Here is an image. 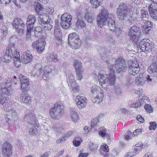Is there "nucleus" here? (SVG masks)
<instances>
[{"label":"nucleus","mask_w":157,"mask_h":157,"mask_svg":"<svg viewBox=\"0 0 157 157\" xmlns=\"http://www.w3.org/2000/svg\"><path fill=\"white\" fill-rule=\"evenodd\" d=\"M24 119L25 121L31 124L36 126L37 127L39 125L37 118L35 117L33 112H30L27 113Z\"/></svg>","instance_id":"nucleus-11"},{"label":"nucleus","mask_w":157,"mask_h":157,"mask_svg":"<svg viewBox=\"0 0 157 157\" xmlns=\"http://www.w3.org/2000/svg\"><path fill=\"white\" fill-rule=\"evenodd\" d=\"M2 31L3 33L2 36L3 37L5 36L8 33V30L6 27L4 26L2 27Z\"/></svg>","instance_id":"nucleus-58"},{"label":"nucleus","mask_w":157,"mask_h":157,"mask_svg":"<svg viewBox=\"0 0 157 157\" xmlns=\"http://www.w3.org/2000/svg\"><path fill=\"white\" fill-rule=\"evenodd\" d=\"M141 33L140 28L134 25L130 28L128 35L137 48L145 52H150L154 47V44L148 39H144L140 41Z\"/></svg>","instance_id":"nucleus-1"},{"label":"nucleus","mask_w":157,"mask_h":157,"mask_svg":"<svg viewBox=\"0 0 157 157\" xmlns=\"http://www.w3.org/2000/svg\"><path fill=\"white\" fill-rule=\"evenodd\" d=\"M13 55H12V57L13 56V58H20V55L19 52L17 51H14L13 52H12Z\"/></svg>","instance_id":"nucleus-57"},{"label":"nucleus","mask_w":157,"mask_h":157,"mask_svg":"<svg viewBox=\"0 0 157 157\" xmlns=\"http://www.w3.org/2000/svg\"><path fill=\"white\" fill-rule=\"evenodd\" d=\"M144 79L140 78H136L135 80L136 84L138 85H143L144 82Z\"/></svg>","instance_id":"nucleus-48"},{"label":"nucleus","mask_w":157,"mask_h":157,"mask_svg":"<svg viewBox=\"0 0 157 157\" xmlns=\"http://www.w3.org/2000/svg\"><path fill=\"white\" fill-rule=\"evenodd\" d=\"M71 86L72 90L74 93H76L79 91V87L77 84H76V83L71 84Z\"/></svg>","instance_id":"nucleus-50"},{"label":"nucleus","mask_w":157,"mask_h":157,"mask_svg":"<svg viewBox=\"0 0 157 157\" xmlns=\"http://www.w3.org/2000/svg\"><path fill=\"white\" fill-rule=\"evenodd\" d=\"M147 98H148L146 96L142 98H141L140 102L141 103V104H143L144 102H146L147 101Z\"/></svg>","instance_id":"nucleus-61"},{"label":"nucleus","mask_w":157,"mask_h":157,"mask_svg":"<svg viewBox=\"0 0 157 157\" xmlns=\"http://www.w3.org/2000/svg\"><path fill=\"white\" fill-rule=\"evenodd\" d=\"M113 15L111 14H109V13L107 10L105 8H103L97 17V22L98 26L101 27L105 25L106 21L108 17H113Z\"/></svg>","instance_id":"nucleus-3"},{"label":"nucleus","mask_w":157,"mask_h":157,"mask_svg":"<svg viewBox=\"0 0 157 157\" xmlns=\"http://www.w3.org/2000/svg\"><path fill=\"white\" fill-rule=\"evenodd\" d=\"M141 15L142 16L141 17H143L142 19H143L144 18H147L149 17V15L147 11H144V10H141Z\"/></svg>","instance_id":"nucleus-55"},{"label":"nucleus","mask_w":157,"mask_h":157,"mask_svg":"<svg viewBox=\"0 0 157 157\" xmlns=\"http://www.w3.org/2000/svg\"><path fill=\"white\" fill-rule=\"evenodd\" d=\"M101 148L103 151L107 152H108L109 150L108 145L106 144L102 145Z\"/></svg>","instance_id":"nucleus-59"},{"label":"nucleus","mask_w":157,"mask_h":157,"mask_svg":"<svg viewBox=\"0 0 157 157\" xmlns=\"http://www.w3.org/2000/svg\"><path fill=\"white\" fill-rule=\"evenodd\" d=\"M140 70L139 65L137 61H132L129 64L128 72L133 75L138 73Z\"/></svg>","instance_id":"nucleus-14"},{"label":"nucleus","mask_w":157,"mask_h":157,"mask_svg":"<svg viewBox=\"0 0 157 157\" xmlns=\"http://www.w3.org/2000/svg\"><path fill=\"white\" fill-rule=\"evenodd\" d=\"M67 78L69 80V83L71 84H73L76 83V81L75 80V77L72 73L68 75L67 76Z\"/></svg>","instance_id":"nucleus-40"},{"label":"nucleus","mask_w":157,"mask_h":157,"mask_svg":"<svg viewBox=\"0 0 157 157\" xmlns=\"http://www.w3.org/2000/svg\"><path fill=\"white\" fill-rule=\"evenodd\" d=\"M147 71L153 76L157 77V62L152 63L148 67Z\"/></svg>","instance_id":"nucleus-20"},{"label":"nucleus","mask_w":157,"mask_h":157,"mask_svg":"<svg viewBox=\"0 0 157 157\" xmlns=\"http://www.w3.org/2000/svg\"><path fill=\"white\" fill-rule=\"evenodd\" d=\"M127 133V135L125 136L124 138L127 140H129L131 139V136L132 132L130 131H128Z\"/></svg>","instance_id":"nucleus-56"},{"label":"nucleus","mask_w":157,"mask_h":157,"mask_svg":"<svg viewBox=\"0 0 157 157\" xmlns=\"http://www.w3.org/2000/svg\"><path fill=\"white\" fill-rule=\"evenodd\" d=\"M33 56L29 51L24 52L21 56V60L22 63L27 64L30 62L32 60Z\"/></svg>","instance_id":"nucleus-18"},{"label":"nucleus","mask_w":157,"mask_h":157,"mask_svg":"<svg viewBox=\"0 0 157 157\" xmlns=\"http://www.w3.org/2000/svg\"><path fill=\"white\" fill-rule=\"evenodd\" d=\"M6 87H4L3 89L2 88L1 91L3 92H4L8 96H10L11 93H12V90H11L10 86H11V83L10 80H7L6 82Z\"/></svg>","instance_id":"nucleus-21"},{"label":"nucleus","mask_w":157,"mask_h":157,"mask_svg":"<svg viewBox=\"0 0 157 157\" xmlns=\"http://www.w3.org/2000/svg\"><path fill=\"white\" fill-rule=\"evenodd\" d=\"M6 95H8L5 94V92L4 93L0 91V103L2 105H4L8 102L7 98Z\"/></svg>","instance_id":"nucleus-27"},{"label":"nucleus","mask_w":157,"mask_h":157,"mask_svg":"<svg viewBox=\"0 0 157 157\" xmlns=\"http://www.w3.org/2000/svg\"><path fill=\"white\" fill-rule=\"evenodd\" d=\"M107 41L109 42H111L112 43H114L115 42V40L113 39L112 36H109L108 37Z\"/></svg>","instance_id":"nucleus-63"},{"label":"nucleus","mask_w":157,"mask_h":157,"mask_svg":"<svg viewBox=\"0 0 157 157\" xmlns=\"http://www.w3.org/2000/svg\"><path fill=\"white\" fill-rule=\"evenodd\" d=\"M46 12L44 13H47V15H49V14L51 15L53 13V10L52 9L48 7H47L45 8L44 10Z\"/></svg>","instance_id":"nucleus-53"},{"label":"nucleus","mask_w":157,"mask_h":157,"mask_svg":"<svg viewBox=\"0 0 157 157\" xmlns=\"http://www.w3.org/2000/svg\"><path fill=\"white\" fill-rule=\"evenodd\" d=\"M48 16H51L50 15H47V13H42L40 14L39 16L38 21L39 23L42 25L45 23L48 19Z\"/></svg>","instance_id":"nucleus-26"},{"label":"nucleus","mask_w":157,"mask_h":157,"mask_svg":"<svg viewBox=\"0 0 157 157\" xmlns=\"http://www.w3.org/2000/svg\"><path fill=\"white\" fill-rule=\"evenodd\" d=\"M137 120L140 122H143L144 121V118L142 117L140 115H138L137 117Z\"/></svg>","instance_id":"nucleus-62"},{"label":"nucleus","mask_w":157,"mask_h":157,"mask_svg":"<svg viewBox=\"0 0 157 157\" xmlns=\"http://www.w3.org/2000/svg\"><path fill=\"white\" fill-rule=\"evenodd\" d=\"M26 92L27 91H23L21 97L22 98H21L23 103L28 105L31 102V101L30 97L26 93Z\"/></svg>","instance_id":"nucleus-25"},{"label":"nucleus","mask_w":157,"mask_h":157,"mask_svg":"<svg viewBox=\"0 0 157 157\" xmlns=\"http://www.w3.org/2000/svg\"><path fill=\"white\" fill-rule=\"evenodd\" d=\"M141 103L140 101L136 102L134 104L132 105V106L135 108H139L141 105Z\"/></svg>","instance_id":"nucleus-60"},{"label":"nucleus","mask_w":157,"mask_h":157,"mask_svg":"<svg viewBox=\"0 0 157 157\" xmlns=\"http://www.w3.org/2000/svg\"><path fill=\"white\" fill-rule=\"evenodd\" d=\"M134 80V78L133 76H128L126 78V83L127 85L130 86H131L132 85Z\"/></svg>","instance_id":"nucleus-36"},{"label":"nucleus","mask_w":157,"mask_h":157,"mask_svg":"<svg viewBox=\"0 0 157 157\" xmlns=\"http://www.w3.org/2000/svg\"><path fill=\"white\" fill-rule=\"evenodd\" d=\"M109 70V73L107 74L105 72L101 71L99 73L98 75L99 84L105 90L107 89V86L109 85H113L115 83V78L113 67H110Z\"/></svg>","instance_id":"nucleus-2"},{"label":"nucleus","mask_w":157,"mask_h":157,"mask_svg":"<svg viewBox=\"0 0 157 157\" xmlns=\"http://www.w3.org/2000/svg\"><path fill=\"white\" fill-rule=\"evenodd\" d=\"M13 25L16 29L19 34L21 35L23 33L25 25L23 21L19 18H15L13 22Z\"/></svg>","instance_id":"nucleus-12"},{"label":"nucleus","mask_w":157,"mask_h":157,"mask_svg":"<svg viewBox=\"0 0 157 157\" xmlns=\"http://www.w3.org/2000/svg\"><path fill=\"white\" fill-rule=\"evenodd\" d=\"M88 155V153H81L78 155V157H86Z\"/></svg>","instance_id":"nucleus-64"},{"label":"nucleus","mask_w":157,"mask_h":157,"mask_svg":"<svg viewBox=\"0 0 157 157\" xmlns=\"http://www.w3.org/2000/svg\"><path fill=\"white\" fill-rule=\"evenodd\" d=\"M86 23L84 21L83 18L79 17L78 19L76 24V26L78 28H81L85 26Z\"/></svg>","instance_id":"nucleus-31"},{"label":"nucleus","mask_w":157,"mask_h":157,"mask_svg":"<svg viewBox=\"0 0 157 157\" xmlns=\"http://www.w3.org/2000/svg\"><path fill=\"white\" fill-rule=\"evenodd\" d=\"M108 25L109 29L112 31L114 30V28L116 27L115 21L110 17L108 20Z\"/></svg>","instance_id":"nucleus-33"},{"label":"nucleus","mask_w":157,"mask_h":157,"mask_svg":"<svg viewBox=\"0 0 157 157\" xmlns=\"http://www.w3.org/2000/svg\"><path fill=\"white\" fill-rule=\"evenodd\" d=\"M68 44L71 47L76 49L79 48L81 45V40L79 36L75 33L69 34L68 36Z\"/></svg>","instance_id":"nucleus-4"},{"label":"nucleus","mask_w":157,"mask_h":157,"mask_svg":"<svg viewBox=\"0 0 157 157\" xmlns=\"http://www.w3.org/2000/svg\"><path fill=\"white\" fill-rule=\"evenodd\" d=\"M29 130V133L31 135H36L38 133V130L35 125H33Z\"/></svg>","instance_id":"nucleus-46"},{"label":"nucleus","mask_w":157,"mask_h":157,"mask_svg":"<svg viewBox=\"0 0 157 157\" xmlns=\"http://www.w3.org/2000/svg\"><path fill=\"white\" fill-rule=\"evenodd\" d=\"M64 112V110L60 108V105L56 103L54 107L50 110V115L52 119H59L61 118Z\"/></svg>","instance_id":"nucleus-8"},{"label":"nucleus","mask_w":157,"mask_h":157,"mask_svg":"<svg viewBox=\"0 0 157 157\" xmlns=\"http://www.w3.org/2000/svg\"><path fill=\"white\" fill-rule=\"evenodd\" d=\"M87 100L86 97L84 96L82 94H80L76 96V102L82 101H85Z\"/></svg>","instance_id":"nucleus-43"},{"label":"nucleus","mask_w":157,"mask_h":157,"mask_svg":"<svg viewBox=\"0 0 157 157\" xmlns=\"http://www.w3.org/2000/svg\"><path fill=\"white\" fill-rule=\"evenodd\" d=\"M1 150L3 157H11L13 155V146L7 142L2 145Z\"/></svg>","instance_id":"nucleus-9"},{"label":"nucleus","mask_w":157,"mask_h":157,"mask_svg":"<svg viewBox=\"0 0 157 157\" xmlns=\"http://www.w3.org/2000/svg\"><path fill=\"white\" fill-rule=\"evenodd\" d=\"M111 133V131L109 130H107L105 128H103L99 132V134L100 136L102 137H104L105 136L108 140L111 139L110 134Z\"/></svg>","instance_id":"nucleus-24"},{"label":"nucleus","mask_w":157,"mask_h":157,"mask_svg":"<svg viewBox=\"0 0 157 157\" xmlns=\"http://www.w3.org/2000/svg\"><path fill=\"white\" fill-rule=\"evenodd\" d=\"M73 133L74 131H68L64 134L63 137H60L57 140V143H60L64 141L67 139V137L71 136Z\"/></svg>","instance_id":"nucleus-28"},{"label":"nucleus","mask_w":157,"mask_h":157,"mask_svg":"<svg viewBox=\"0 0 157 157\" xmlns=\"http://www.w3.org/2000/svg\"><path fill=\"white\" fill-rule=\"evenodd\" d=\"M73 65L75 68V71L78 70L81 71V70H83L81 63L79 61L77 60H75L73 62Z\"/></svg>","instance_id":"nucleus-30"},{"label":"nucleus","mask_w":157,"mask_h":157,"mask_svg":"<svg viewBox=\"0 0 157 157\" xmlns=\"http://www.w3.org/2000/svg\"><path fill=\"white\" fill-rule=\"evenodd\" d=\"M144 25L143 26V30L146 34H148L152 28L153 23L150 21H145Z\"/></svg>","instance_id":"nucleus-23"},{"label":"nucleus","mask_w":157,"mask_h":157,"mask_svg":"<svg viewBox=\"0 0 157 157\" xmlns=\"http://www.w3.org/2000/svg\"><path fill=\"white\" fill-rule=\"evenodd\" d=\"M45 43L44 41L39 40L34 42L32 46L36 49L37 52L42 53L44 51Z\"/></svg>","instance_id":"nucleus-16"},{"label":"nucleus","mask_w":157,"mask_h":157,"mask_svg":"<svg viewBox=\"0 0 157 157\" xmlns=\"http://www.w3.org/2000/svg\"><path fill=\"white\" fill-rule=\"evenodd\" d=\"M144 107L145 110L149 113H151L153 111L152 107L149 104H146Z\"/></svg>","instance_id":"nucleus-54"},{"label":"nucleus","mask_w":157,"mask_h":157,"mask_svg":"<svg viewBox=\"0 0 157 157\" xmlns=\"http://www.w3.org/2000/svg\"><path fill=\"white\" fill-rule=\"evenodd\" d=\"M150 124L149 129L150 130H155L157 128V124L155 122H151Z\"/></svg>","instance_id":"nucleus-52"},{"label":"nucleus","mask_w":157,"mask_h":157,"mask_svg":"<svg viewBox=\"0 0 157 157\" xmlns=\"http://www.w3.org/2000/svg\"><path fill=\"white\" fill-rule=\"evenodd\" d=\"M57 56L56 54H52L48 56V60L49 62H56L58 60Z\"/></svg>","instance_id":"nucleus-38"},{"label":"nucleus","mask_w":157,"mask_h":157,"mask_svg":"<svg viewBox=\"0 0 157 157\" xmlns=\"http://www.w3.org/2000/svg\"><path fill=\"white\" fill-rule=\"evenodd\" d=\"M89 148L92 152H94L98 149V144L90 142L89 144Z\"/></svg>","instance_id":"nucleus-37"},{"label":"nucleus","mask_w":157,"mask_h":157,"mask_svg":"<svg viewBox=\"0 0 157 157\" xmlns=\"http://www.w3.org/2000/svg\"><path fill=\"white\" fill-rule=\"evenodd\" d=\"M34 6H35L36 11L37 13H39L40 11L43 10L44 8L40 3L39 2H35L34 3Z\"/></svg>","instance_id":"nucleus-42"},{"label":"nucleus","mask_w":157,"mask_h":157,"mask_svg":"<svg viewBox=\"0 0 157 157\" xmlns=\"http://www.w3.org/2000/svg\"><path fill=\"white\" fill-rule=\"evenodd\" d=\"M6 112L7 114L12 115L13 117L15 116L17 114L14 110L9 108H6Z\"/></svg>","instance_id":"nucleus-45"},{"label":"nucleus","mask_w":157,"mask_h":157,"mask_svg":"<svg viewBox=\"0 0 157 157\" xmlns=\"http://www.w3.org/2000/svg\"><path fill=\"white\" fill-rule=\"evenodd\" d=\"M12 55V49L9 48H7L1 53V59L3 62H8L11 59Z\"/></svg>","instance_id":"nucleus-15"},{"label":"nucleus","mask_w":157,"mask_h":157,"mask_svg":"<svg viewBox=\"0 0 157 157\" xmlns=\"http://www.w3.org/2000/svg\"><path fill=\"white\" fill-rule=\"evenodd\" d=\"M83 70H81V71L79 70L76 71V77L78 80H81L82 78V72Z\"/></svg>","instance_id":"nucleus-51"},{"label":"nucleus","mask_w":157,"mask_h":157,"mask_svg":"<svg viewBox=\"0 0 157 157\" xmlns=\"http://www.w3.org/2000/svg\"><path fill=\"white\" fill-rule=\"evenodd\" d=\"M53 21L51 16H48V19L44 25V29L45 30L48 31L51 30L52 28Z\"/></svg>","instance_id":"nucleus-22"},{"label":"nucleus","mask_w":157,"mask_h":157,"mask_svg":"<svg viewBox=\"0 0 157 157\" xmlns=\"http://www.w3.org/2000/svg\"><path fill=\"white\" fill-rule=\"evenodd\" d=\"M72 17L71 15L68 13L63 14L61 17L60 24L62 27L64 29H67L71 25Z\"/></svg>","instance_id":"nucleus-10"},{"label":"nucleus","mask_w":157,"mask_h":157,"mask_svg":"<svg viewBox=\"0 0 157 157\" xmlns=\"http://www.w3.org/2000/svg\"><path fill=\"white\" fill-rule=\"evenodd\" d=\"M101 0H90V3L92 6L94 8H97L100 5Z\"/></svg>","instance_id":"nucleus-41"},{"label":"nucleus","mask_w":157,"mask_h":157,"mask_svg":"<svg viewBox=\"0 0 157 157\" xmlns=\"http://www.w3.org/2000/svg\"><path fill=\"white\" fill-rule=\"evenodd\" d=\"M36 17L33 15H29L27 20V35L28 36L31 34L33 28V25L36 20Z\"/></svg>","instance_id":"nucleus-13"},{"label":"nucleus","mask_w":157,"mask_h":157,"mask_svg":"<svg viewBox=\"0 0 157 157\" xmlns=\"http://www.w3.org/2000/svg\"><path fill=\"white\" fill-rule=\"evenodd\" d=\"M157 5L155 3L150 4L148 6L149 14L151 17L154 19H157Z\"/></svg>","instance_id":"nucleus-17"},{"label":"nucleus","mask_w":157,"mask_h":157,"mask_svg":"<svg viewBox=\"0 0 157 157\" xmlns=\"http://www.w3.org/2000/svg\"><path fill=\"white\" fill-rule=\"evenodd\" d=\"M112 66L113 67V68L114 67L116 71L119 73L125 72L127 69V66L124 59L122 57L116 59L115 66L113 65ZM113 69L114 70V68Z\"/></svg>","instance_id":"nucleus-7"},{"label":"nucleus","mask_w":157,"mask_h":157,"mask_svg":"<svg viewBox=\"0 0 157 157\" xmlns=\"http://www.w3.org/2000/svg\"><path fill=\"white\" fill-rule=\"evenodd\" d=\"M19 79H20V81L21 84V89L23 91H28V88L27 86L29 85L28 79L25 76H22L21 77H19Z\"/></svg>","instance_id":"nucleus-19"},{"label":"nucleus","mask_w":157,"mask_h":157,"mask_svg":"<svg viewBox=\"0 0 157 157\" xmlns=\"http://www.w3.org/2000/svg\"><path fill=\"white\" fill-rule=\"evenodd\" d=\"M71 115L73 121L75 122L77 121V120H78V116L76 111L71 109Z\"/></svg>","instance_id":"nucleus-35"},{"label":"nucleus","mask_w":157,"mask_h":157,"mask_svg":"<svg viewBox=\"0 0 157 157\" xmlns=\"http://www.w3.org/2000/svg\"><path fill=\"white\" fill-rule=\"evenodd\" d=\"M13 61H14V64L16 67H18L21 65V60L20 58H13Z\"/></svg>","instance_id":"nucleus-49"},{"label":"nucleus","mask_w":157,"mask_h":157,"mask_svg":"<svg viewBox=\"0 0 157 157\" xmlns=\"http://www.w3.org/2000/svg\"><path fill=\"white\" fill-rule=\"evenodd\" d=\"M76 103L77 107L79 109H82L84 107L86 106L87 103V100L82 101Z\"/></svg>","instance_id":"nucleus-44"},{"label":"nucleus","mask_w":157,"mask_h":157,"mask_svg":"<svg viewBox=\"0 0 157 157\" xmlns=\"http://www.w3.org/2000/svg\"><path fill=\"white\" fill-rule=\"evenodd\" d=\"M52 129L56 133H61L63 130L62 126L60 124H53Z\"/></svg>","instance_id":"nucleus-29"},{"label":"nucleus","mask_w":157,"mask_h":157,"mask_svg":"<svg viewBox=\"0 0 157 157\" xmlns=\"http://www.w3.org/2000/svg\"><path fill=\"white\" fill-rule=\"evenodd\" d=\"M54 35L57 39H59L61 36V33L59 29V26L58 25H56L55 26V29L54 31Z\"/></svg>","instance_id":"nucleus-32"},{"label":"nucleus","mask_w":157,"mask_h":157,"mask_svg":"<svg viewBox=\"0 0 157 157\" xmlns=\"http://www.w3.org/2000/svg\"><path fill=\"white\" fill-rule=\"evenodd\" d=\"M91 94L96 101L97 103L101 101L104 97L103 91L101 88L96 85H94L90 88Z\"/></svg>","instance_id":"nucleus-5"},{"label":"nucleus","mask_w":157,"mask_h":157,"mask_svg":"<svg viewBox=\"0 0 157 157\" xmlns=\"http://www.w3.org/2000/svg\"><path fill=\"white\" fill-rule=\"evenodd\" d=\"M98 119L94 118L93 119L91 122V129L94 130L97 129V126L98 123Z\"/></svg>","instance_id":"nucleus-39"},{"label":"nucleus","mask_w":157,"mask_h":157,"mask_svg":"<svg viewBox=\"0 0 157 157\" xmlns=\"http://www.w3.org/2000/svg\"><path fill=\"white\" fill-rule=\"evenodd\" d=\"M84 18L86 21L90 23H92L94 20L93 16L91 13L88 12L85 13Z\"/></svg>","instance_id":"nucleus-34"},{"label":"nucleus","mask_w":157,"mask_h":157,"mask_svg":"<svg viewBox=\"0 0 157 157\" xmlns=\"http://www.w3.org/2000/svg\"><path fill=\"white\" fill-rule=\"evenodd\" d=\"M128 11L127 5L125 3L120 4L117 10V15L120 20L123 21L127 17Z\"/></svg>","instance_id":"nucleus-6"},{"label":"nucleus","mask_w":157,"mask_h":157,"mask_svg":"<svg viewBox=\"0 0 157 157\" xmlns=\"http://www.w3.org/2000/svg\"><path fill=\"white\" fill-rule=\"evenodd\" d=\"M122 28L120 26H118L117 27H115L114 28V30H112V31L115 32V34L117 35H118L121 34L122 32Z\"/></svg>","instance_id":"nucleus-47"}]
</instances>
